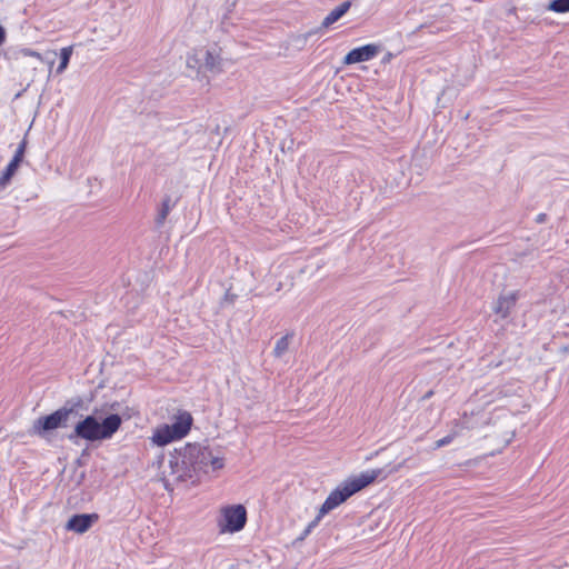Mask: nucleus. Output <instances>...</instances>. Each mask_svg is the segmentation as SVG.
<instances>
[{
    "instance_id": "nucleus-26",
    "label": "nucleus",
    "mask_w": 569,
    "mask_h": 569,
    "mask_svg": "<svg viewBox=\"0 0 569 569\" xmlns=\"http://www.w3.org/2000/svg\"><path fill=\"white\" fill-rule=\"evenodd\" d=\"M433 395V391L432 390H429L426 395H425V399H429L431 396Z\"/></svg>"
},
{
    "instance_id": "nucleus-13",
    "label": "nucleus",
    "mask_w": 569,
    "mask_h": 569,
    "mask_svg": "<svg viewBox=\"0 0 569 569\" xmlns=\"http://www.w3.org/2000/svg\"><path fill=\"white\" fill-rule=\"evenodd\" d=\"M177 202H178V198L173 200L170 196H168V194L164 196V198L161 202V207H160L158 214L154 219L156 226L158 228H160L164 224V221H166L168 214L170 213L172 208L176 207Z\"/></svg>"
},
{
    "instance_id": "nucleus-10",
    "label": "nucleus",
    "mask_w": 569,
    "mask_h": 569,
    "mask_svg": "<svg viewBox=\"0 0 569 569\" xmlns=\"http://www.w3.org/2000/svg\"><path fill=\"white\" fill-rule=\"evenodd\" d=\"M202 57L203 69L211 73L221 72V58L214 50H199Z\"/></svg>"
},
{
    "instance_id": "nucleus-17",
    "label": "nucleus",
    "mask_w": 569,
    "mask_h": 569,
    "mask_svg": "<svg viewBox=\"0 0 569 569\" xmlns=\"http://www.w3.org/2000/svg\"><path fill=\"white\" fill-rule=\"evenodd\" d=\"M71 54H72V48L71 47H66V48H62L61 49V52H60V63L57 68V73H62L68 64H69V61H70V58H71Z\"/></svg>"
},
{
    "instance_id": "nucleus-22",
    "label": "nucleus",
    "mask_w": 569,
    "mask_h": 569,
    "mask_svg": "<svg viewBox=\"0 0 569 569\" xmlns=\"http://www.w3.org/2000/svg\"><path fill=\"white\" fill-rule=\"evenodd\" d=\"M26 144L27 143L24 140L20 142L12 159H17L18 162L22 161L26 151Z\"/></svg>"
},
{
    "instance_id": "nucleus-12",
    "label": "nucleus",
    "mask_w": 569,
    "mask_h": 569,
    "mask_svg": "<svg viewBox=\"0 0 569 569\" xmlns=\"http://www.w3.org/2000/svg\"><path fill=\"white\" fill-rule=\"evenodd\" d=\"M152 442L159 447L167 446L168 443L178 440L176 436L170 431L169 425L159 426L152 436Z\"/></svg>"
},
{
    "instance_id": "nucleus-25",
    "label": "nucleus",
    "mask_w": 569,
    "mask_h": 569,
    "mask_svg": "<svg viewBox=\"0 0 569 569\" xmlns=\"http://www.w3.org/2000/svg\"><path fill=\"white\" fill-rule=\"evenodd\" d=\"M546 219H547V214H546V213H539V214L537 216V218H536V221H537L538 223H542V222H545V221H546Z\"/></svg>"
},
{
    "instance_id": "nucleus-23",
    "label": "nucleus",
    "mask_w": 569,
    "mask_h": 569,
    "mask_svg": "<svg viewBox=\"0 0 569 569\" xmlns=\"http://www.w3.org/2000/svg\"><path fill=\"white\" fill-rule=\"evenodd\" d=\"M6 41V30L2 26H0V46H2Z\"/></svg>"
},
{
    "instance_id": "nucleus-5",
    "label": "nucleus",
    "mask_w": 569,
    "mask_h": 569,
    "mask_svg": "<svg viewBox=\"0 0 569 569\" xmlns=\"http://www.w3.org/2000/svg\"><path fill=\"white\" fill-rule=\"evenodd\" d=\"M187 459L184 458L183 448L178 455L171 456L168 460V465L163 467L162 477L164 488L169 491L173 490V487L191 480L194 472L191 466H188Z\"/></svg>"
},
{
    "instance_id": "nucleus-6",
    "label": "nucleus",
    "mask_w": 569,
    "mask_h": 569,
    "mask_svg": "<svg viewBox=\"0 0 569 569\" xmlns=\"http://www.w3.org/2000/svg\"><path fill=\"white\" fill-rule=\"evenodd\" d=\"M224 523H220L223 531L237 532L241 530L247 521L246 508L241 505L227 507L222 510Z\"/></svg>"
},
{
    "instance_id": "nucleus-19",
    "label": "nucleus",
    "mask_w": 569,
    "mask_h": 569,
    "mask_svg": "<svg viewBox=\"0 0 569 569\" xmlns=\"http://www.w3.org/2000/svg\"><path fill=\"white\" fill-rule=\"evenodd\" d=\"M548 10L558 13L569 12V0H552L548 4Z\"/></svg>"
},
{
    "instance_id": "nucleus-20",
    "label": "nucleus",
    "mask_w": 569,
    "mask_h": 569,
    "mask_svg": "<svg viewBox=\"0 0 569 569\" xmlns=\"http://www.w3.org/2000/svg\"><path fill=\"white\" fill-rule=\"evenodd\" d=\"M187 67L191 69L203 68L202 57L201 53H199V50H194L193 53L187 57Z\"/></svg>"
},
{
    "instance_id": "nucleus-7",
    "label": "nucleus",
    "mask_w": 569,
    "mask_h": 569,
    "mask_svg": "<svg viewBox=\"0 0 569 569\" xmlns=\"http://www.w3.org/2000/svg\"><path fill=\"white\" fill-rule=\"evenodd\" d=\"M97 520V513L73 515L66 523V529L76 533H84Z\"/></svg>"
},
{
    "instance_id": "nucleus-9",
    "label": "nucleus",
    "mask_w": 569,
    "mask_h": 569,
    "mask_svg": "<svg viewBox=\"0 0 569 569\" xmlns=\"http://www.w3.org/2000/svg\"><path fill=\"white\" fill-rule=\"evenodd\" d=\"M192 416L188 411H180L176 417L173 423L169 425L170 431L179 440L188 435L192 426Z\"/></svg>"
},
{
    "instance_id": "nucleus-3",
    "label": "nucleus",
    "mask_w": 569,
    "mask_h": 569,
    "mask_svg": "<svg viewBox=\"0 0 569 569\" xmlns=\"http://www.w3.org/2000/svg\"><path fill=\"white\" fill-rule=\"evenodd\" d=\"M78 411L73 406H63L54 412L36 419L32 423L29 433L40 438H48V436L58 428H68L74 423Z\"/></svg>"
},
{
    "instance_id": "nucleus-1",
    "label": "nucleus",
    "mask_w": 569,
    "mask_h": 569,
    "mask_svg": "<svg viewBox=\"0 0 569 569\" xmlns=\"http://www.w3.org/2000/svg\"><path fill=\"white\" fill-rule=\"evenodd\" d=\"M407 462L403 460L397 466H393L389 469H372L365 472H361L359 476H356L351 479L343 481L340 486H338L335 490H332L322 506L319 509L318 516L307 526L303 533L299 538L300 540L305 539L315 527L318 526L320 519L335 508L339 507L341 503L347 501L352 495L362 490L370 483H372L378 478H387L389 475L398 472Z\"/></svg>"
},
{
    "instance_id": "nucleus-4",
    "label": "nucleus",
    "mask_w": 569,
    "mask_h": 569,
    "mask_svg": "<svg viewBox=\"0 0 569 569\" xmlns=\"http://www.w3.org/2000/svg\"><path fill=\"white\" fill-rule=\"evenodd\" d=\"M184 458L188 466H191L194 475L199 472L209 473L222 469L224 461L222 457L214 456L208 446L200 443H188L183 447Z\"/></svg>"
},
{
    "instance_id": "nucleus-11",
    "label": "nucleus",
    "mask_w": 569,
    "mask_h": 569,
    "mask_svg": "<svg viewBox=\"0 0 569 569\" xmlns=\"http://www.w3.org/2000/svg\"><path fill=\"white\" fill-rule=\"evenodd\" d=\"M517 301V292H511L507 296H500L495 305L493 311L501 318H507L510 310L515 307Z\"/></svg>"
},
{
    "instance_id": "nucleus-2",
    "label": "nucleus",
    "mask_w": 569,
    "mask_h": 569,
    "mask_svg": "<svg viewBox=\"0 0 569 569\" xmlns=\"http://www.w3.org/2000/svg\"><path fill=\"white\" fill-rule=\"evenodd\" d=\"M122 419L117 413L109 415L101 422L94 416H87L80 421H74L73 432L68 438L71 441L76 438L87 441L110 439L118 431Z\"/></svg>"
},
{
    "instance_id": "nucleus-18",
    "label": "nucleus",
    "mask_w": 569,
    "mask_h": 569,
    "mask_svg": "<svg viewBox=\"0 0 569 569\" xmlns=\"http://www.w3.org/2000/svg\"><path fill=\"white\" fill-rule=\"evenodd\" d=\"M471 418H472V416H471V417H469V416L467 415V412H465V413L461 416V418H460V419H458V420L456 421V425H455L453 430H458V431H459V435H460V433H461V431H462V430H465V429H472V428H475L476 423H473V422L471 421Z\"/></svg>"
},
{
    "instance_id": "nucleus-8",
    "label": "nucleus",
    "mask_w": 569,
    "mask_h": 569,
    "mask_svg": "<svg viewBox=\"0 0 569 569\" xmlns=\"http://www.w3.org/2000/svg\"><path fill=\"white\" fill-rule=\"evenodd\" d=\"M379 48L376 44H366L355 48L347 53L343 59L345 64H353L363 61H369L378 53Z\"/></svg>"
},
{
    "instance_id": "nucleus-21",
    "label": "nucleus",
    "mask_w": 569,
    "mask_h": 569,
    "mask_svg": "<svg viewBox=\"0 0 569 569\" xmlns=\"http://www.w3.org/2000/svg\"><path fill=\"white\" fill-rule=\"evenodd\" d=\"M458 436H459V431H458V430H452V432H451V433H449L448 436H446V437H443V438H441V439H439V440H437V441H436V443H435V449H439V448H441V447H445V446H447V445L451 443V442H452V440H453L456 437H458Z\"/></svg>"
},
{
    "instance_id": "nucleus-24",
    "label": "nucleus",
    "mask_w": 569,
    "mask_h": 569,
    "mask_svg": "<svg viewBox=\"0 0 569 569\" xmlns=\"http://www.w3.org/2000/svg\"><path fill=\"white\" fill-rule=\"evenodd\" d=\"M23 53H24L26 56L40 58V53H38V52H36V51H32V50H30V49L24 50V51H23Z\"/></svg>"
},
{
    "instance_id": "nucleus-16",
    "label": "nucleus",
    "mask_w": 569,
    "mask_h": 569,
    "mask_svg": "<svg viewBox=\"0 0 569 569\" xmlns=\"http://www.w3.org/2000/svg\"><path fill=\"white\" fill-rule=\"evenodd\" d=\"M20 162L17 161V159H12L9 164L7 166L6 170L3 171L1 178H0V184L1 186H6L10 179L12 178V176L14 174V172L17 171L18 167H19Z\"/></svg>"
},
{
    "instance_id": "nucleus-14",
    "label": "nucleus",
    "mask_w": 569,
    "mask_h": 569,
    "mask_svg": "<svg viewBox=\"0 0 569 569\" xmlns=\"http://www.w3.org/2000/svg\"><path fill=\"white\" fill-rule=\"evenodd\" d=\"M351 7L350 1H345L335 8L322 21L321 27L328 28L329 26L337 22L342 16H345Z\"/></svg>"
},
{
    "instance_id": "nucleus-15",
    "label": "nucleus",
    "mask_w": 569,
    "mask_h": 569,
    "mask_svg": "<svg viewBox=\"0 0 569 569\" xmlns=\"http://www.w3.org/2000/svg\"><path fill=\"white\" fill-rule=\"evenodd\" d=\"M292 338L293 333H287L276 342V346L273 348V356L276 358H281L284 353H287Z\"/></svg>"
}]
</instances>
